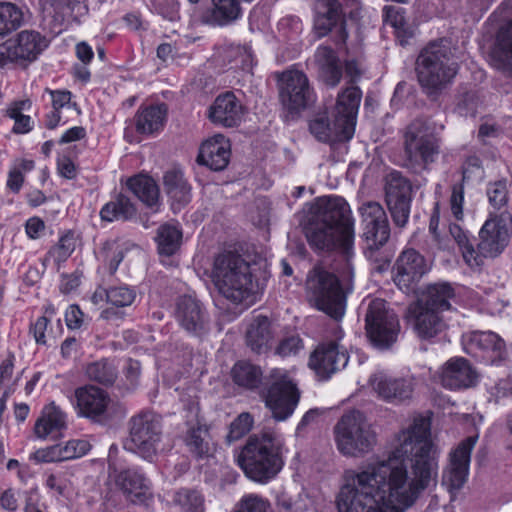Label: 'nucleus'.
<instances>
[{"mask_svg": "<svg viewBox=\"0 0 512 512\" xmlns=\"http://www.w3.org/2000/svg\"><path fill=\"white\" fill-rule=\"evenodd\" d=\"M489 203L497 210L506 206L508 202V189L505 180L490 183L487 188Z\"/></svg>", "mask_w": 512, "mask_h": 512, "instance_id": "50", "label": "nucleus"}, {"mask_svg": "<svg viewBox=\"0 0 512 512\" xmlns=\"http://www.w3.org/2000/svg\"><path fill=\"white\" fill-rule=\"evenodd\" d=\"M230 156L229 140L218 134L201 145L197 161L213 171H221L229 164Z\"/></svg>", "mask_w": 512, "mask_h": 512, "instance_id": "25", "label": "nucleus"}, {"mask_svg": "<svg viewBox=\"0 0 512 512\" xmlns=\"http://www.w3.org/2000/svg\"><path fill=\"white\" fill-rule=\"evenodd\" d=\"M74 396L78 414L94 420L104 415L109 403L106 392L92 385L77 388Z\"/></svg>", "mask_w": 512, "mask_h": 512, "instance_id": "23", "label": "nucleus"}, {"mask_svg": "<svg viewBox=\"0 0 512 512\" xmlns=\"http://www.w3.org/2000/svg\"><path fill=\"white\" fill-rule=\"evenodd\" d=\"M158 253L162 256H172L182 243V230L178 224L165 223L158 229L155 236Z\"/></svg>", "mask_w": 512, "mask_h": 512, "instance_id": "38", "label": "nucleus"}, {"mask_svg": "<svg viewBox=\"0 0 512 512\" xmlns=\"http://www.w3.org/2000/svg\"><path fill=\"white\" fill-rule=\"evenodd\" d=\"M175 501L180 506L182 512H204L205 510L204 499L195 490H180L176 494Z\"/></svg>", "mask_w": 512, "mask_h": 512, "instance_id": "47", "label": "nucleus"}, {"mask_svg": "<svg viewBox=\"0 0 512 512\" xmlns=\"http://www.w3.org/2000/svg\"><path fill=\"white\" fill-rule=\"evenodd\" d=\"M476 381L477 372L465 358H452L442 368L441 383L446 388H468Z\"/></svg>", "mask_w": 512, "mask_h": 512, "instance_id": "27", "label": "nucleus"}, {"mask_svg": "<svg viewBox=\"0 0 512 512\" xmlns=\"http://www.w3.org/2000/svg\"><path fill=\"white\" fill-rule=\"evenodd\" d=\"M302 348V339L298 335H292L280 341L276 353L281 357H289L297 355Z\"/></svg>", "mask_w": 512, "mask_h": 512, "instance_id": "56", "label": "nucleus"}, {"mask_svg": "<svg viewBox=\"0 0 512 512\" xmlns=\"http://www.w3.org/2000/svg\"><path fill=\"white\" fill-rule=\"evenodd\" d=\"M384 22L392 26L397 33L401 31L405 24L404 15L399 9L393 6H385L383 9Z\"/></svg>", "mask_w": 512, "mask_h": 512, "instance_id": "58", "label": "nucleus"}, {"mask_svg": "<svg viewBox=\"0 0 512 512\" xmlns=\"http://www.w3.org/2000/svg\"><path fill=\"white\" fill-rule=\"evenodd\" d=\"M243 116V106L232 92L219 95L209 109V118L224 127L237 126Z\"/></svg>", "mask_w": 512, "mask_h": 512, "instance_id": "26", "label": "nucleus"}, {"mask_svg": "<svg viewBox=\"0 0 512 512\" xmlns=\"http://www.w3.org/2000/svg\"><path fill=\"white\" fill-rule=\"evenodd\" d=\"M410 313L413 315L414 330L422 339L433 338L446 328L445 321L436 311L415 304L410 308Z\"/></svg>", "mask_w": 512, "mask_h": 512, "instance_id": "31", "label": "nucleus"}, {"mask_svg": "<svg viewBox=\"0 0 512 512\" xmlns=\"http://www.w3.org/2000/svg\"><path fill=\"white\" fill-rule=\"evenodd\" d=\"M163 185L171 201V207L176 212L181 210L191 200V187L179 170H170L164 174Z\"/></svg>", "mask_w": 512, "mask_h": 512, "instance_id": "34", "label": "nucleus"}, {"mask_svg": "<svg viewBox=\"0 0 512 512\" xmlns=\"http://www.w3.org/2000/svg\"><path fill=\"white\" fill-rule=\"evenodd\" d=\"M283 453L279 436L268 432L252 435L238 456V464L249 479L265 484L283 468Z\"/></svg>", "mask_w": 512, "mask_h": 512, "instance_id": "3", "label": "nucleus"}, {"mask_svg": "<svg viewBox=\"0 0 512 512\" xmlns=\"http://www.w3.org/2000/svg\"><path fill=\"white\" fill-rule=\"evenodd\" d=\"M48 45L49 41L41 33L23 30L0 44V66L15 63L25 67L37 60Z\"/></svg>", "mask_w": 512, "mask_h": 512, "instance_id": "11", "label": "nucleus"}, {"mask_svg": "<svg viewBox=\"0 0 512 512\" xmlns=\"http://www.w3.org/2000/svg\"><path fill=\"white\" fill-rule=\"evenodd\" d=\"M67 427V415L54 402L46 405L34 425V433L39 439L57 437Z\"/></svg>", "mask_w": 512, "mask_h": 512, "instance_id": "29", "label": "nucleus"}, {"mask_svg": "<svg viewBox=\"0 0 512 512\" xmlns=\"http://www.w3.org/2000/svg\"><path fill=\"white\" fill-rule=\"evenodd\" d=\"M319 78L328 86L335 87L339 84L342 77V69L339 64L332 65L318 73Z\"/></svg>", "mask_w": 512, "mask_h": 512, "instance_id": "59", "label": "nucleus"}, {"mask_svg": "<svg viewBox=\"0 0 512 512\" xmlns=\"http://www.w3.org/2000/svg\"><path fill=\"white\" fill-rule=\"evenodd\" d=\"M363 71V57H350L348 56L345 60V72L351 81L358 79Z\"/></svg>", "mask_w": 512, "mask_h": 512, "instance_id": "62", "label": "nucleus"}, {"mask_svg": "<svg viewBox=\"0 0 512 512\" xmlns=\"http://www.w3.org/2000/svg\"><path fill=\"white\" fill-rule=\"evenodd\" d=\"M315 93L303 71L291 69L280 78V100L291 112H298L315 101Z\"/></svg>", "mask_w": 512, "mask_h": 512, "instance_id": "14", "label": "nucleus"}, {"mask_svg": "<svg viewBox=\"0 0 512 512\" xmlns=\"http://www.w3.org/2000/svg\"><path fill=\"white\" fill-rule=\"evenodd\" d=\"M262 398L276 421H285L294 413L300 391L288 371L272 369L265 377Z\"/></svg>", "mask_w": 512, "mask_h": 512, "instance_id": "7", "label": "nucleus"}, {"mask_svg": "<svg viewBox=\"0 0 512 512\" xmlns=\"http://www.w3.org/2000/svg\"><path fill=\"white\" fill-rule=\"evenodd\" d=\"M366 334L373 346L378 349L390 348L398 339L400 323L396 313L388 303L380 298L369 301L365 313Z\"/></svg>", "mask_w": 512, "mask_h": 512, "instance_id": "10", "label": "nucleus"}, {"mask_svg": "<svg viewBox=\"0 0 512 512\" xmlns=\"http://www.w3.org/2000/svg\"><path fill=\"white\" fill-rule=\"evenodd\" d=\"M512 218L508 212L490 214L483 224L478 248L484 257H496L503 252L510 240Z\"/></svg>", "mask_w": 512, "mask_h": 512, "instance_id": "15", "label": "nucleus"}, {"mask_svg": "<svg viewBox=\"0 0 512 512\" xmlns=\"http://www.w3.org/2000/svg\"><path fill=\"white\" fill-rule=\"evenodd\" d=\"M462 251L463 258L465 262L470 267H478L483 263L484 255L480 252V250H475L473 244L467 242L466 245L460 247Z\"/></svg>", "mask_w": 512, "mask_h": 512, "instance_id": "61", "label": "nucleus"}, {"mask_svg": "<svg viewBox=\"0 0 512 512\" xmlns=\"http://www.w3.org/2000/svg\"><path fill=\"white\" fill-rule=\"evenodd\" d=\"M23 22L22 11L12 3H0V36L16 30Z\"/></svg>", "mask_w": 512, "mask_h": 512, "instance_id": "43", "label": "nucleus"}, {"mask_svg": "<svg viewBox=\"0 0 512 512\" xmlns=\"http://www.w3.org/2000/svg\"><path fill=\"white\" fill-rule=\"evenodd\" d=\"M75 247V236L73 233L68 232L60 237L57 244L49 250L48 257L51 258L57 266H59L71 256Z\"/></svg>", "mask_w": 512, "mask_h": 512, "instance_id": "44", "label": "nucleus"}, {"mask_svg": "<svg viewBox=\"0 0 512 512\" xmlns=\"http://www.w3.org/2000/svg\"><path fill=\"white\" fill-rule=\"evenodd\" d=\"M271 324L266 316L258 315L249 324L246 343L256 353L265 352L272 340Z\"/></svg>", "mask_w": 512, "mask_h": 512, "instance_id": "37", "label": "nucleus"}, {"mask_svg": "<svg viewBox=\"0 0 512 512\" xmlns=\"http://www.w3.org/2000/svg\"><path fill=\"white\" fill-rule=\"evenodd\" d=\"M211 278L220 294L229 301L235 304L253 302V269L240 254L230 251L218 254L213 262Z\"/></svg>", "mask_w": 512, "mask_h": 512, "instance_id": "4", "label": "nucleus"}, {"mask_svg": "<svg viewBox=\"0 0 512 512\" xmlns=\"http://www.w3.org/2000/svg\"><path fill=\"white\" fill-rule=\"evenodd\" d=\"M464 182L454 184L451 187V195L449 198V207L453 217L460 221L464 218V201H465Z\"/></svg>", "mask_w": 512, "mask_h": 512, "instance_id": "53", "label": "nucleus"}, {"mask_svg": "<svg viewBox=\"0 0 512 512\" xmlns=\"http://www.w3.org/2000/svg\"><path fill=\"white\" fill-rule=\"evenodd\" d=\"M362 225V238L366 249L372 254L384 246L390 238V225L382 205L368 201L359 207Z\"/></svg>", "mask_w": 512, "mask_h": 512, "instance_id": "13", "label": "nucleus"}, {"mask_svg": "<svg viewBox=\"0 0 512 512\" xmlns=\"http://www.w3.org/2000/svg\"><path fill=\"white\" fill-rule=\"evenodd\" d=\"M152 6L165 19L174 21L179 18V3L177 0H152Z\"/></svg>", "mask_w": 512, "mask_h": 512, "instance_id": "54", "label": "nucleus"}, {"mask_svg": "<svg viewBox=\"0 0 512 512\" xmlns=\"http://www.w3.org/2000/svg\"><path fill=\"white\" fill-rule=\"evenodd\" d=\"M174 314L179 325L190 334L200 336L208 330V313L202 303L192 296H180Z\"/></svg>", "mask_w": 512, "mask_h": 512, "instance_id": "20", "label": "nucleus"}, {"mask_svg": "<svg viewBox=\"0 0 512 512\" xmlns=\"http://www.w3.org/2000/svg\"><path fill=\"white\" fill-rule=\"evenodd\" d=\"M65 461L81 458L91 449V444L85 439H71L61 444Z\"/></svg>", "mask_w": 512, "mask_h": 512, "instance_id": "52", "label": "nucleus"}, {"mask_svg": "<svg viewBox=\"0 0 512 512\" xmlns=\"http://www.w3.org/2000/svg\"><path fill=\"white\" fill-rule=\"evenodd\" d=\"M361 99L362 92L356 86L347 87L337 97L335 114L345 123L348 135L355 130Z\"/></svg>", "mask_w": 512, "mask_h": 512, "instance_id": "30", "label": "nucleus"}, {"mask_svg": "<svg viewBox=\"0 0 512 512\" xmlns=\"http://www.w3.org/2000/svg\"><path fill=\"white\" fill-rule=\"evenodd\" d=\"M253 426V417L249 413H241L231 424L227 439L237 441L245 436Z\"/></svg>", "mask_w": 512, "mask_h": 512, "instance_id": "51", "label": "nucleus"}, {"mask_svg": "<svg viewBox=\"0 0 512 512\" xmlns=\"http://www.w3.org/2000/svg\"><path fill=\"white\" fill-rule=\"evenodd\" d=\"M117 483L127 498L135 504L144 503L152 496L150 481L136 469L121 471L117 476Z\"/></svg>", "mask_w": 512, "mask_h": 512, "instance_id": "28", "label": "nucleus"}, {"mask_svg": "<svg viewBox=\"0 0 512 512\" xmlns=\"http://www.w3.org/2000/svg\"><path fill=\"white\" fill-rule=\"evenodd\" d=\"M310 132L314 137L322 142H343L348 141L353 137L354 132L348 135L346 133V125L335 114L333 123L325 116H317L311 120L309 124Z\"/></svg>", "mask_w": 512, "mask_h": 512, "instance_id": "32", "label": "nucleus"}, {"mask_svg": "<svg viewBox=\"0 0 512 512\" xmlns=\"http://www.w3.org/2000/svg\"><path fill=\"white\" fill-rule=\"evenodd\" d=\"M128 426L125 448L149 462L154 461L161 450V417L150 411L141 412L129 420Z\"/></svg>", "mask_w": 512, "mask_h": 512, "instance_id": "9", "label": "nucleus"}, {"mask_svg": "<svg viewBox=\"0 0 512 512\" xmlns=\"http://www.w3.org/2000/svg\"><path fill=\"white\" fill-rule=\"evenodd\" d=\"M465 349L468 354L494 362L505 354V342L492 331L474 332L469 337Z\"/></svg>", "mask_w": 512, "mask_h": 512, "instance_id": "22", "label": "nucleus"}, {"mask_svg": "<svg viewBox=\"0 0 512 512\" xmlns=\"http://www.w3.org/2000/svg\"><path fill=\"white\" fill-rule=\"evenodd\" d=\"M406 166L422 171L434 163L440 153V140L430 119H416L404 135Z\"/></svg>", "mask_w": 512, "mask_h": 512, "instance_id": "5", "label": "nucleus"}, {"mask_svg": "<svg viewBox=\"0 0 512 512\" xmlns=\"http://www.w3.org/2000/svg\"><path fill=\"white\" fill-rule=\"evenodd\" d=\"M233 381L244 388L255 389L262 381V371L260 367L246 362H237L232 369Z\"/></svg>", "mask_w": 512, "mask_h": 512, "instance_id": "41", "label": "nucleus"}, {"mask_svg": "<svg viewBox=\"0 0 512 512\" xmlns=\"http://www.w3.org/2000/svg\"><path fill=\"white\" fill-rule=\"evenodd\" d=\"M101 253L108 265L109 273L114 274L124 258V247L115 241H108L104 243Z\"/></svg>", "mask_w": 512, "mask_h": 512, "instance_id": "48", "label": "nucleus"}, {"mask_svg": "<svg viewBox=\"0 0 512 512\" xmlns=\"http://www.w3.org/2000/svg\"><path fill=\"white\" fill-rule=\"evenodd\" d=\"M369 383L382 400L388 403L402 404L412 398L416 379L413 375L392 376L384 372H377L370 377Z\"/></svg>", "mask_w": 512, "mask_h": 512, "instance_id": "17", "label": "nucleus"}, {"mask_svg": "<svg viewBox=\"0 0 512 512\" xmlns=\"http://www.w3.org/2000/svg\"><path fill=\"white\" fill-rule=\"evenodd\" d=\"M315 19L314 29L318 37L326 36L333 28L336 29V43H345L348 33L341 4L338 0H313Z\"/></svg>", "mask_w": 512, "mask_h": 512, "instance_id": "18", "label": "nucleus"}, {"mask_svg": "<svg viewBox=\"0 0 512 512\" xmlns=\"http://www.w3.org/2000/svg\"><path fill=\"white\" fill-rule=\"evenodd\" d=\"M129 190L148 207H154L159 201V188L149 176L137 175L127 182Z\"/></svg>", "mask_w": 512, "mask_h": 512, "instance_id": "39", "label": "nucleus"}, {"mask_svg": "<svg viewBox=\"0 0 512 512\" xmlns=\"http://www.w3.org/2000/svg\"><path fill=\"white\" fill-rule=\"evenodd\" d=\"M420 85L430 93L442 89L456 75V63L450 59V50L443 42L425 47L416 61Z\"/></svg>", "mask_w": 512, "mask_h": 512, "instance_id": "6", "label": "nucleus"}, {"mask_svg": "<svg viewBox=\"0 0 512 512\" xmlns=\"http://www.w3.org/2000/svg\"><path fill=\"white\" fill-rule=\"evenodd\" d=\"M457 302L458 297L454 287L448 282H438L428 285L416 304L419 307L442 313L451 310Z\"/></svg>", "mask_w": 512, "mask_h": 512, "instance_id": "24", "label": "nucleus"}, {"mask_svg": "<svg viewBox=\"0 0 512 512\" xmlns=\"http://www.w3.org/2000/svg\"><path fill=\"white\" fill-rule=\"evenodd\" d=\"M105 298L112 306L125 308L135 301L136 291L128 286H114L106 290Z\"/></svg>", "mask_w": 512, "mask_h": 512, "instance_id": "45", "label": "nucleus"}, {"mask_svg": "<svg viewBox=\"0 0 512 512\" xmlns=\"http://www.w3.org/2000/svg\"><path fill=\"white\" fill-rule=\"evenodd\" d=\"M83 312L77 305H70L65 313L66 325L69 329H79L83 324Z\"/></svg>", "mask_w": 512, "mask_h": 512, "instance_id": "63", "label": "nucleus"}, {"mask_svg": "<svg viewBox=\"0 0 512 512\" xmlns=\"http://www.w3.org/2000/svg\"><path fill=\"white\" fill-rule=\"evenodd\" d=\"M270 503L267 499L256 494L244 495L234 512H268Z\"/></svg>", "mask_w": 512, "mask_h": 512, "instance_id": "49", "label": "nucleus"}, {"mask_svg": "<svg viewBox=\"0 0 512 512\" xmlns=\"http://www.w3.org/2000/svg\"><path fill=\"white\" fill-rule=\"evenodd\" d=\"M314 59L318 73L339 62L334 50L328 46L318 47Z\"/></svg>", "mask_w": 512, "mask_h": 512, "instance_id": "55", "label": "nucleus"}, {"mask_svg": "<svg viewBox=\"0 0 512 512\" xmlns=\"http://www.w3.org/2000/svg\"><path fill=\"white\" fill-rule=\"evenodd\" d=\"M207 431L197 422L189 428L185 437V443L191 453L197 457H202L208 452V443L204 441V435Z\"/></svg>", "mask_w": 512, "mask_h": 512, "instance_id": "46", "label": "nucleus"}, {"mask_svg": "<svg viewBox=\"0 0 512 512\" xmlns=\"http://www.w3.org/2000/svg\"><path fill=\"white\" fill-rule=\"evenodd\" d=\"M412 185L397 171L389 173L385 184V203L394 225L400 229L406 227L411 209Z\"/></svg>", "mask_w": 512, "mask_h": 512, "instance_id": "12", "label": "nucleus"}, {"mask_svg": "<svg viewBox=\"0 0 512 512\" xmlns=\"http://www.w3.org/2000/svg\"><path fill=\"white\" fill-rule=\"evenodd\" d=\"M49 324V319L45 316H41L36 319L34 323L30 326V333L33 335L35 341L39 345L46 344V335L45 332L47 330Z\"/></svg>", "mask_w": 512, "mask_h": 512, "instance_id": "60", "label": "nucleus"}, {"mask_svg": "<svg viewBox=\"0 0 512 512\" xmlns=\"http://www.w3.org/2000/svg\"><path fill=\"white\" fill-rule=\"evenodd\" d=\"M45 229L44 222L38 217L29 218L25 224V231L30 239H37Z\"/></svg>", "mask_w": 512, "mask_h": 512, "instance_id": "64", "label": "nucleus"}, {"mask_svg": "<svg viewBox=\"0 0 512 512\" xmlns=\"http://www.w3.org/2000/svg\"><path fill=\"white\" fill-rule=\"evenodd\" d=\"M305 236L315 251L338 254L333 272L315 266L307 276L306 286L315 307L340 320L345 314L347 295L353 291L354 280V221L345 199L338 196L319 198L305 227Z\"/></svg>", "mask_w": 512, "mask_h": 512, "instance_id": "2", "label": "nucleus"}, {"mask_svg": "<svg viewBox=\"0 0 512 512\" xmlns=\"http://www.w3.org/2000/svg\"><path fill=\"white\" fill-rule=\"evenodd\" d=\"M166 116L167 107L165 104L140 108L134 118L136 131L145 135L159 132L164 126Z\"/></svg>", "mask_w": 512, "mask_h": 512, "instance_id": "36", "label": "nucleus"}, {"mask_svg": "<svg viewBox=\"0 0 512 512\" xmlns=\"http://www.w3.org/2000/svg\"><path fill=\"white\" fill-rule=\"evenodd\" d=\"M492 61L496 69L512 77V20L506 22L497 33Z\"/></svg>", "mask_w": 512, "mask_h": 512, "instance_id": "33", "label": "nucleus"}, {"mask_svg": "<svg viewBox=\"0 0 512 512\" xmlns=\"http://www.w3.org/2000/svg\"><path fill=\"white\" fill-rule=\"evenodd\" d=\"M32 458L41 463L61 462L65 461L61 444L53 445L50 447L38 449Z\"/></svg>", "mask_w": 512, "mask_h": 512, "instance_id": "57", "label": "nucleus"}, {"mask_svg": "<svg viewBox=\"0 0 512 512\" xmlns=\"http://www.w3.org/2000/svg\"><path fill=\"white\" fill-rule=\"evenodd\" d=\"M477 439V436H469L449 453L448 465L442 474V485L451 494L460 490L467 481L471 452Z\"/></svg>", "mask_w": 512, "mask_h": 512, "instance_id": "16", "label": "nucleus"}, {"mask_svg": "<svg viewBox=\"0 0 512 512\" xmlns=\"http://www.w3.org/2000/svg\"><path fill=\"white\" fill-rule=\"evenodd\" d=\"M242 17V8L238 0H212L207 10L205 22L213 26H227Z\"/></svg>", "mask_w": 512, "mask_h": 512, "instance_id": "35", "label": "nucleus"}, {"mask_svg": "<svg viewBox=\"0 0 512 512\" xmlns=\"http://www.w3.org/2000/svg\"><path fill=\"white\" fill-rule=\"evenodd\" d=\"M394 269L395 284L404 292H408L429 271V266L419 252L406 249L399 255Z\"/></svg>", "mask_w": 512, "mask_h": 512, "instance_id": "19", "label": "nucleus"}, {"mask_svg": "<svg viewBox=\"0 0 512 512\" xmlns=\"http://www.w3.org/2000/svg\"><path fill=\"white\" fill-rule=\"evenodd\" d=\"M349 357L345 349L338 343L329 342L319 345L310 356L309 366L321 378H328L331 374L346 367Z\"/></svg>", "mask_w": 512, "mask_h": 512, "instance_id": "21", "label": "nucleus"}, {"mask_svg": "<svg viewBox=\"0 0 512 512\" xmlns=\"http://www.w3.org/2000/svg\"><path fill=\"white\" fill-rule=\"evenodd\" d=\"M85 373L90 380L105 385L113 384L117 377L116 367L108 359L89 363L86 366Z\"/></svg>", "mask_w": 512, "mask_h": 512, "instance_id": "42", "label": "nucleus"}, {"mask_svg": "<svg viewBox=\"0 0 512 512\" xmlns=\"http://www.w3.org/2000/svg\"><path fill=\"white\" fill-rule=\"evenodd\" d=\"M135 215L136 208L134 204L127 196L122 194L106 203L100 211L101 219L108 222L115 220L126 221Z\"/></svg>", "mask_w": 512, "mask_h": 512, "instance_id": "40", "label": "nucleus"}, {"mask_svg": "<svg viewBox=\"0 0 512 512\" xmlns=\"http://www.w3.org/2000/svg\"><path fill=\"white\" fill-rule=\"evenodd\" d=\"M430 436L429 419L417 416L400 432L387 460L346 471L338 512H404L437 483L439 452Z\"/></svg>", "mask_w": 512, "mask_h": 512, "instance_id": "1", "label": "nucleus"}, {"mask_svg": "<svg viewBox=\"0 0 512 512\" xmlns=\"http://www.w3.org/2000/svg\"><path fill=\"white\" fill-rule=\"evenodd\" d=\"M337 449L345 456L360 457L375 444V434L360 411L344 414L334 427Z\"/></svg>", "mask_w": 512, "mask_h": 512, "instance_id": "8", "label": "nucleus"}]
</instances>
